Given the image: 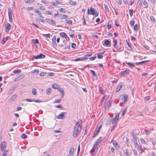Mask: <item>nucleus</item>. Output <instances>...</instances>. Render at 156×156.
I'll list each match as a JSON object with an SVG mask.
<instances>
[{"instance_id": "nucleus-47", "label": "nucleus", "mask_w": 156, "mask_h": 156, "mask_svg": "<svg viewBox=\"0 0 156 156\" xmlns=\"http://www.w3.org/2000/svg\"><path fill=\"white\" fill-rule=\"evenodd\" d=\"M33 42L34 44L39 43L37 39H33Z\"/></svg>"}, {"instance_id": "nucleus-31", "label": "nucleus", "mask_w": 156, "mask_h": 156, "mask_svg": "<svg viewBox=\"0 0 156 156\" xmlns=\"http://www.w3.org/2000/svg\"><path fill=\"white\" fill-rule=\"evenodd\" d=\"M104 5L105 7V10L106 11L108 12H109V9L108 6V5L106 4H104Z\"/></svg>"}, {"instance_id": "nucleus-17", "label": "nucleus", "mask_w": 156, "mask_h": 156, "mask_svg": "<svg viewBox=\"0 0 156 156\" xmlns=\"http://www.w3.org/2000/svg\"><path fill=\"white\" fill-rule=\"evenodd\" d=\"M90 11L91 12L90 13V14H92V15H94L95 14L96 12V11L95 9H94L92 7H91L90 8Z\"/></svg>"}, {"instance_id": "nucleus-28", "label": "nucleus", "mask_w": 156, "mask_h": 156, "mask_svg": "<svg viewBox=\"0 0 156 156\" xmlns=\"http://www.w3.org/2000/svg\"><path fill=\"white\" fill-rule=\"evenodd\" d=\"M21 72V70L20 69H17L13 71V73L15 74Z\"/></svg>"}, {"instance_id": "nucleus-55", "label": "nucleus", "mask_w": 156, "mask_h": 156, "mask_svg": "<svg viewBox=\"0 0 156 156\" xmlns=\"http://www.w3.org/2000/svg\"><path fill=\"white\" fill-rule=\"evenodd\" d=\"M32 94L34 95H35L36 94V90L35 89H32Z\"/></svg>"}, {"instance_id": "nucleus-7", "label": "nucleus", "mask_w": 156, "mask_h": 156, "mask_svg": "<svg viewBox=\"0 0 156 156\" xmlns=\"http://www.w3.org/2000/svg\"><path fill=\"white\" fill-rule=\"evenodd\" d=\"M104 45L107 47L111 46V42L110 40H105L104 43L103 44Z\"/></svg>"}, {"instance_id": "nucleus-16", "label": "nucleus", "mask_w": 156, "mask_h": 156, "mask_svg": "<svg viewBox=\"0 0 156 156\" xmlns=\"http://www.w3.org/2000/svg\"><path fill=\"white\" fill-rule=\"evenodd\" d=\"M17 97L16 94H14L9 99V101L10 102H11L14 101Z\"/></svg>"}, {"instance_id": "nucleus-51", "label": "nucleus", "mask_w": 156, "mask_h": 156, "mask_svg": "<svg viewBox=\"0 0 156 156\" xmlns=\"http://www.w3.org/2000/svg\"><path fill=\"white\" fill-rule=\"evenodd\" d=\"M83 59H84V58H76V59H74V61H79L82 60Z\"/></svg>"}, {"instance_id": "nucleus-2", "label": "nucleus", "mask_w": 156, "mask_h": 156, "mask_svg": "<svg viewBox=\"0 0 156 156\" xmlns=\"http://www.w3.org/2000/svg\"><path fill=\"white\" fill-rule=\"evenodd\" d=\"M6 143L5 141L2 142L0 144V149L1 151H3L4 153L3 154L2 156H6V153L8 152V151L6 150Z\"/></svg>"}, {"instance_id": "nucleus-48", "label": "nucleus", "mask_w": 156, "mask_h": 156, "mask_svg": "<svg viewBox=\"0 0 156 156\" xmlns=\"http://www.w3.org/2000/svg\"><path fill=\"white\" fill-rule=\"evenodd\" d=\"M68 16L66 15H62L61 17V19H65L68 17Z\"/></svg>"}, {"instance_id": "nucleus-58", "label": "nucleus", "mask_w": 156, "mask_h": 156, "mask_svg": "<svg viewBox=\"0 0 156 156\" xmlns=\"http://www.w3.org/2000/svg\"><path fill=\"white\" fill-rule=\"evenodd\" d=\"M70 44L68 45L67 46H66L65 48H64V49H69L70 48Z\"/></svg>"}, {"instance_id": "nucleus-49", "label": "nucleus", "mask_w": 156, "mask_h": 156, "mask_svg": "<svg viewBox=\"0 0 156 156\" xmlns=\"http://www.w3.org/2000/svg\"><path fill=\"white\" fill-rule=\"evenodd\" d=\"M20 80V78L19 76L16 77L15 78L14 80V82H16L18 81H19V80Z\"/></svg>"}, {"instance_id": "nucleus-61", "label": "nucleus", "mask_w": 156, "mask_h": 156, "mask_svg": "<svg viewBox=\"0 0 156 156\" xmlns=\"http://www.w3.org/2000/svg\"><path fill=\"white\" fill-rule=\"evenodd\" d=\"M76 44L72 43L71 44V47L72 48H74L76 47Z\"/></svg>"}, {"instance_id": "nucleus-60", "label": "nucleus", "mask_w": 156, "mask_h": 156, "mask_svg": "<svg viewBox=\"0 0 156 156\" xmlns=\"http://www.w3.org/2000/svg\"><path fill=\"white\" fill-rule=\"evenodd\" d=\"M46 73H43L42 72L40 74V76H44L46 75Z\"/></svg>"}, {"instance_id": "nucleus-57", "label": "nucleus", "mask_w": 156, "mask_h": 156, "mask_svg": "<svg viewBox=\"0 0 156 156\" xmlns=\"http://www.w3.org/2000/svg\"><path fill=\"white\" fill-rule=\"evenodd\" d=\"M150 19H151V20L152 21V22L153 23H154L155 22V20L153 16H151Z\"/></svg>"}, {"instance_id": "nucleus-52", "label": "nucleus", "mask_w": 156, "mask_h": 156, "mask_svg": "<svg viewBox=\"0 0 156 156\" xmlns=\"http://www.w3.org/2000/svg\"><path fill=\"white\" fill-rule=\"evenodd\" d=\"M56 39V36H53L52 38V42H55V44H56V43L55 42Z\"/></svg>"}, {"instance_id": "nucleus-41", "label": "nucleus", "mask_w": 156, "mask_h": 156, "mask_svg": "<svg viewBox=\"0 0 156 156\" xmlns=\"http://www.w3.org/2000/svg\"><path fill=\"white\" fill-rule=\"evenodd\" d=\"M21 137L23 139H25L27 138V136L25 134H23L21 135Z\"/></svg>"}, {"instance_id": "nucleus-15", "label": "nucleus", "mask_w": 156, "mask_h": 156, "mask_svg": "<svg viewBox=\"0 0 156 156\" xmlns=\"http://www.w3.org/2000/svg\"><path fill=\"white\" fill-rule=\"evenodd\" d=\"M34 12L37 13L38 14V16L39 17H41L42 18H44V17L42 16L41 13V12H40V11L39 10H37V9H35L34 10Z\"/></svg>"}, {"instance_id": "nucleus-6", "label": "nucleus", "mask_w": 156, "mask_h": 156, "mask_svg": "<svg viewBox=\"0 0 156 156\" xmlns=\"http://www.w3.org/2000/svg\"><path fill=\"white\" fill-rule=\"evenodd\" d=\"M12 10L10 8L8 9V16L9 17V21L10 23L12 21Z\"/></svg>"}, {"instance_id": "nucleus-10", "label": "nucleus", "mask_w": 156, "mask_h": 156, "mask_svg": "<svg viewBox=\"0 0 156 156\" xmlns=\"http://www.w3.org/2000/svg\"><path fill=\"white\" fill-rule=\"evenodd\" d=\"M141 4H142L144 5V8H148V4L147 0H141Z\"/></svg>"}, {"instance_id": "nucleus-35", "label": "nucleus", "mask_w": 156, "mask_h": 156, "mask_svg": "<svg viewBox=\"0 0 156 156\" xmlns=\"http://www.w3.org/2000/svg\"><path fill=\"white\" fill-rule=\"evenodd\" d=\"M140 141L141 142V143L143 144H146V142L144 140V139L141 137L140 138Z\"/></svg>"}, {"instance_id": "nucleus-34", "label": "nucleus", "mask_w": 156, "mask_h": 156, "mask_svg": "<svg viewBox=\"0 0 156 156\" xmlns=\"http://www.w3.org/2000/svg\"><path fill=\"white\" fill-rule=\"evenodd\" d=\"M126 64L129 65V67H133L134 66V64L132 63L131 62H126Z\"/></svg>"}, {"instance_id": "nucleus-3", "label": "nucleus", "mask_w": 156, "mask_h": 156, "mask_svg": "<svg viewBox=\"0 0 156 156\" xmlns=\"http://www.w3.org/2000/svg\"><path fill=\"white\" fill-rule=\"evenodd\" d=\"M128 96L126 94H122L119 96V99L121 100L122 103H125L127 101Z\"/></svg>"}, {"instance_id": "nucleus-26", "label": "nucleus", "mask_w": 156, "mask_h": 156, "mask_svg": "<svg viewBox=\"0 0 156 156\" xmlns=\"http://www.w3.org/2000/svg\"><path fill=\"white\" fill-rule=\"evenodd\" d=\"M58 90L62 94V97L64 94V90L62 88H58Z\"/></svg>"}, {"instance_id": "nucleus-53", "label": "nucleus", "mask_w": 156, "mask_h": 156, "mask_svg": "<svg viewBox=\"0 0 156 156\" xmlns=\"http://www.w3.org/2000/svg\"><path fill=\"white\" fill-rule=\"evenodd\" d=\"M116 15H118L119 13V9H115V8H113Z\"/></svg>"}, {"instance_id": "nucleus-24", "label": "nucleus", "mask_w": 156, "mask_h": 156, "mask_svg": "<svg viewBox=\"0 0 156 156\" xmlns=\"http://www.w3.org/2000/svg\"><path fill=\"white\" fill-rule=\"evenodd\" d=\"M74 151V148H70V150L69 151V154L71 156H73V152Z\"/></svg>"}, {"instance_id": "nucleus-23", "label": "nucleus", "mask_w": 156, "mask_h": 156, "mask_svg": "<svg viewBox=\"0 0 156 156\" xmlns=\"http://www.w3.org/2000/svg\"><path fill=\"white\" fill-rule=\"evenodd\" d=\"M150 61H149V60H146V61H142V62H136V64L137 65H140L142 64L145 63L146 62H149Z\"/></svg>"}, {"instance_id": "nucleus-44", "label": "nucleus", "mask_w": 156, "mask_h": 156, "mask_svg": "<svg viewBox=\"0 0 156 156\" xmlns=\"http://www.w3.org/2000/svg\"><path fill=\"white\" fill-rule=\"evenodd\" d=\"M129 14L130 16L132 17L133 16V11L132 9H129Z\"/></svg>"}, {"instance_id": "nucleus-63", "label": "nucleus", "mask_w": 156, "mask_h": 156, "mask_svg": "<svg viewBox=\"0 0 156 156\" xmlns=\"http://www.w3.org/2000/svg\"><path fill=\"white\" fill-rule=\"evenodd\" d=\"M19 76L20 80H21L24 77L25 75L24 74H22Z\"/></svg>"}, {"instance_id": "nucleus-54", "label": "nucleus", "mask_w": 156, "mask_h": 156, "mask_svg": "<svg viewBox=\"0 0 156 156\" xmlns=\"http://www.w3.org/2000/svg\"><path fill=\"white\" fill-rule=\"evenodd\" d=\"M144 131L145 133H146V135H148L150 133V131L147 129H145L144 130Z\"/></svg>"}, {"instance_id": "nucleus-5", "label": "nucleus", "mask_w": 156, "mask_h": 156, "mask_svg": "<svg viewBox=\"0 0 156 156\" xmlns=\"http://www.w3.org/2000/svg\"><path fill=\"white\" fill-rule=\"evenodd\" d=\"M102 140V137H100L97 139L95 143L94 144V147H98V146L101 144Z\"/></svg>"}, {"instance_id": "nucleus-50", "label": "nucleus", "mask_w": 156, "mask_h": 156, "mask_svg": "<svg viewBox=\"0 0 156 156\" xmlns=\"http://www.w3.org/2000/svg\"><path fill=\"white\" fill-rule=\"evenodd\" d=\"M90 71L91 73L93 74V75L94 76H97V75L96 74V73H95L94 71V70H91Z\"/></svg>"}, {"instance_id": "nucleus-27", "label": "nucleus", "mask_w": 156, "mask_h": 156, "mask_svg": "<svg viewBox=\"0 0 156 156\" xmlns=\"http://www.w3.org/2000/svg\"><path fill=\"white\" fill-rule=\"evenodd\" d=\"M113 46L115 48H117V39H115V38H114L113 39Z\"/></svg>"}, {"instance_id": "nucleus-59", "label": "nucleus", "mask_w": 156, "mask_h": 156, "mask_svg": "<svg viewBox=\"0 0 156 156\" xmlns=\"http://www.w3.org/2000/svg\"><path fill=\"white\" fill-rule=\"evenodd\" d=\"M69 3L71 5H76V2H74L72 1L70 2Z\"/></svg>"}, {"instance_id": "nucleus-11", "label": "nucleus", "mask_w": 156, "mask_h": 156, "mask_svg": "<svg viewBox=\"0 0 156 156\" xmlns=\"http://www.w3.org/2000/svg\"><path fill=\"white\" fill-rule=\"evenodd\" d=\"M66 112H62L59 115L56 116L55 118L57 119H63L64 117V114H66Z\"/></svg>"}, {"instance_id": "nucleus-39", "label": "nucleus", "mask_w": 156, "mask_h": 156, "mask_svg": "<svg viewBox=\"0 0 156 156\" xmlns=\"http://www.w3.org/2000/svg\"><path fill=\"white\" fill-rule=\"evenodd\" d=\"M48 23L51 25L55 24V22L52 19L50 20Z\"/></svg>"}, {"instance_id": "nucleus-46", "label": "nucleus", "mask_w": 156, "mask_h": 156, "mask_svg": "<svg viewBox=\"0 0 156 156\" xmlns=\"http://www.w3.org/2000/svg\"><path fill=\"white\" fill-rule=\"evenodd\" d=\"M51 92V89L50 88H48L46 90V93L48 94H49Z\"/></svg>"}, {"instance_id": "nucleus-43", "label": "nucleus", "mask_w": 156, "mask_h": 156, "mask_svg": "<svg viewBox=\"0 0 156 156\" xmlns=\"http://www.w3.org/2000/svg\"><path fill=\"white\" fill-rule=\"evenodd\" d=\"M138 29V27L137 24H136L134 27V30L135 31H137Z\"/></svg>"}, {"instance_id": "nucleus-33", "label": "nucleus", "mask_w": 156, "mask_h": 156, "mask_svg": "<svg viewBox=\"0 0 156 156\" xmlns=\"http://www.w3.org/2000/svg\"><path fill=\"white\" fill-rule=\"evenodd\" d=\"M65 22L68 24L69 25H72V21L71 20H65Z\"/></svg>"}, {"instance_id": "nucleus-64", "label": "nucleus", "mask_w": 156, "mask_h": 156, "mask_svg": "<svg viewBox=\"0 0 156 156\" xmlns=\"http://www.w3.org/2000/svg\"><path fill=\"white\" fill-rule=\"evenodd\" d=\"M46 13L48 15H51V11H46Z\"/></svg>"}, {"instance_id": "nucleus-8", "label": "nucleus", "mask_w": 156, "mask_h": 156, "mask_svg": "<svg viewBox=\"0 0 156 156\" xmlns=\"http://www.w3.org/2000/svg\"><path fill=\"white\" fill-rule=\"evenodd\" d=\"M45 57V55L43 54H41L37 56L34 57L33 58L34 59H38L40 58H43Z\"/></svg>"}, {"instance_id": "nucleus-36", "label": "nucleus", "mask_w": 156, "mask_h": 156, "mask_svg": "<svg viewBox=\"0 0 156 156\" xmlns=\"http://www.w3.org/2000/svg\"><path fill=\"white\" fill-rule=\"evenodd\" d=\"M59 86L57 84H54L52 85V87L54 89H58Z\"/></svg>"}, {"instance_id": "nucleus-40", "label": "nucleus", "mask_w": 156, "mask_h": 156, "mask_svg": "<svg viewBox=\"0 0 156 156\" xmlns=\"http://www.w3.org/2000/svg\"><path fill=\"white\" fill-rule=\"evenodd\" d=\"M112 144L115 147H116L118 145V143L115 140L112 141Z\"/></svg>"}, {"instance_id": "nucleus-62", "label": "nucleus", "mask_w": 156, "mask_h": 156, "mask_svg": "<svg viewBox=\"0 0 156 156\" xmlns=\"http://www.w3.org/2000/svg\"><path fill=\"white\" fill-rule=\"evenodd\" d=\"M83 25H86V22L85 19V18L84 17H83Z\"/></svg>"}, {"instance_id": "nucleus-14", "label": "nucleus", "mask_w": 156, "mask_h": 156, "mask_svg": "<svg viewBox=\"0 0 156 156\" xmlns=\"http://www.w3.org/2000/svg\"><path fill=\"white\" fill-rule=\"evenodd\" d=\"M11 27V25L9 23H7L6 26L5 28V31L6 32H9V30L10 29Z\"/></svg>"}, {"instance_id": "nucleus-18", "label": "nucleus", "mask_w": 156, "mask_h": 156, "mask_svg": "<svg viewBox=\"0 0 156 156\" xmlns=\"http://www.w3.org/2000/svg\"><path fill=\"white\" fill-rule=\"evenodd\" d=\"M132 135L134 140L133 141L134 143L137 142V138L136 136V134H135L134 133H132Z\"/></svg>"}, {"instance_id": "nucleus-4", "label": "nucleus", "mask_w": 156, "mask_h": 156, "mask_svg": "<svg viewBox=\"0 0 156 156\" xmlns=\"http://www.w3.org/2000/svg\"><path fill=\"white\" fill-rule=\"evenodd\" d=\"M112 101L111 100H109L107 102H105L104 104V106L106 108L109 109L111 105Z\"/></svg>"}, {"instance_id": "nucleus-13", "label": "nucleus", "mask_w": 156, "mask_h": 156, "mask_svg": "<svg viewBox=\"0 0 156 156\" xmlns=\"http://www.w3.org/2000/svg\"><path fill=\"white\" fill-rule=\"evenodd\" d=\"M119 116V113L117 114L115 116V117L114 118L113 120L112 121V124H114L115 122L118 119Z\"/></svg>"}, {"instance_id": "nucleus-38", "label": "nucleus", "mask_w": 156, "mask_h": 156, "mask_svg": "<svg viewBox=\"0 0 156 156\" xmlns=\"http://www.w3.org/2000/svg\"><path fill=\"white\" fill-rule=\"evenodd\" d=\"M129 150L128 149H126L124 152V153L126 156H129Z\"/></svg>"}, {"instance_id": "nucleus-32", "label": "nucleus", "mask_w": 156, "mask_h": 156, "mask_svg": "<svg viewBox=\"0 0 156 156\" xmlns=\"http://www.w3.org/2000/svg\"><path fill=\"white\" fill-rule=\"evenodd\" d=\"M122 85H118L116 88V92H118V91H119L121 90V89L122 88Z\"/></svg>"}, {"instance_id": "nucleus-30", "label": "nucleus", "mask_w": 156, "mask_h": 156, "mask_svg": "<svg viewBox=\"0 0 156 156\" xmlns=\"http://www.w3.org/2000/svg\"><path fill=\"white\" fill-rule=\"evenodd\" d=\"M60 35L61 37L65 38L66 37H67V35L65 33L61 32L60 33Z\"/></svg>"}, {"instance_id": "nucleus-45", "label": "nucleus", "mask_w": 156, "mask_h": 156, "mask_svg": "<svg viewBox=\"0 0 156 156\" xmlns=\"http://www.w3.org/2000/svg\"><path fill=\"white\" fill-rule=\"evenodd\" d=\"M135 23V21L134 20H132L130 22V24L132 26H133Z\"/></svg>"}, {"instance_id": "nucleus-20", "label": "nucleus", "mask_w": 156, "mask_h": 156, "mask_svg": "<svg viewBox=\"0 0 156 156\" xmlns=\"http://www.w3.org/2000/svg\"><path fill=\"white\" fill-rule=\"evenodd\" d=\"M108 98V96L104 95V96L102 98V99L101 101V103H102L104 102V100L105 99V101H106Z\"/></svg>"}, {"instance_id": "nucleus-1", "label": "nucleus", "mask_w": 156, "mask_h": 156, "mask_svg": "<svg viewBox=\"0 0 156 156\" xmlns=\"http://www.w3.org/2000/svg\"><path fill=\"white\" fill-rule=\"evenodd\" d=\"M82 123L81 120L79 119L75 126L72 134L73 137H76L80 133L81 130Z\"/></svg>"}, {"instance_id": "nucleus-25", "label": "nucleus", "mask_w": 156, "mask_h": 156, "mask_svg": "<svg viewBox=\"0 0 156 156\" xmlns=\"http://www.w3.org/2000/svg\"><path fill=\"white\" fill-rule=\"evenodd\" d=\"M134 144L135 147L136 148L137 150H139V148L141 147V146L139 145L137 143V142H134Z\"/></svg>"}, {"instance_id": "nucleus-29", "label": "nucleus", "mask_w": 156, "mask_h": 156, "mask_svg": "<svg viewBox=\"0 0 156 156\" xmlns=\"http://www.w3.org/2000/svg\"><path fill=\"white\" fill-rule=\"evenodd\" d=\"M126 43L127 44L129 47L130 48V49H131V50H130V51H133V49L132 48L131 45L129 43L127 40H126Z\"/></svg>"}, {"instance_id": "nucleus-37", "label": "nucleus", "mask_w": 156, "mask_h": 156, "mask_svg": "<svg viewBox=\"0 0 156 156\" xmlns=\"http://www.w3.org/2000/svg\"><path fill=\"white\" fill-rule=\"evenodd\" d=\"M8 36H7L5 38H4V40L2 41V44H4L5 43L6 41L8 39Z\"/></svg>"}, {"instance_id": "nucleus-42", "label": "nucleus", "mask_w": 156, "mask_h": 156, "mask_svg": "<svg viewBox=\"0 0 156 156\" xmlns=\"http://www.w3.org/2000/svg\"><path fill=\"white\" fill-rule=\"evenodd\" d=\"M99 132V130H97L95 133L93 135V137L94 138L98 134Z\"/></svg>"}, {"instance_id": "nucleus-21", "label": "nucleus", "mask_w": 156, "mask_h": 156, "mask_svg": "<svg viewBox=\"0 0 156 156\" xmlns=\"http://www.w3.org/2000/svg\"><path fill=\"white\" fill-rule=\"evenodd\" d=\"M104 53V52H99L97 56L98 58L99 59H101L103 57V54Z\"/></svg>"}, {"instance_id": "nucleus-19", "label": "nucleus", "mask_w": 156, "mask_h": 156, "mask_svg": "<svg viewBox=\"0 0 156 156\" xmlns=\"http://www.w3.org/2000/svg\"><path fill=\"white\" fill-rule=\"evenodd\" d=\"M97 147H94V145H93L92 149L91 150L92 155H93V154H95L94 152L95 151V150L97 149Z\"/></svg>"}, {"instance_id": "nucleus-9", "label": "nucleus", "mask_w": 156, "mask_h": 156, "mask_svg": "<svg viewBox=\"0 0 156 156\" xmlns=\"http://www.w3.org/2000/svg\"><path fill=\"white\" fill-rule=\"evenodd\" d=\"M130 70L128 69H126L124 71L121 73V76H125V75H128L129 74Z\"/></svg>"}, {"instance_id": "nucleus-12", "label": "nucleus", "mask_w": 156, "mask_h": 156, "mask_svg": "<svg viewBox=\"0 0 156 156\" xmlns=\"http://www.w3.org/2000/svg\"><path fill=\"white\" fill-rule=\"evenodd\" d=\"M25 101L27 102H31V101H34L36 102L37 103H40L41 102V101L39 100H32L31 99H25Z\"/></svg>"}, {"instance_id": "nucleus-22", "label": "nucleus", "mask_w": 156, "mask_h": 156, "mask_svg": "<svg viewBox=\"0 0 156 156\" xmlns=\"http://www.w3.org/2000/svg\"><path fill=\"white\" fill-rule=\"evenodd\" d=\"M99 91L100 94H104V91L103 90L102 87H101L100 85L99 86Z\"/></svg>"}, {"instance_id": "nucleus-56", "label": "nucleus", "mask_w": 156, "mask_h": 156, "mask_svg": "<svg viewBox=\"0 0 156 156\" xmlns=\"http://www.w3.org/2000/svg\"><path fill=\"white\" fill-rule=\"evenodd\" d=\"M61 101V99H57L56 100H55L54 102V103H59Z\"/></svg>"}]
</instances>
